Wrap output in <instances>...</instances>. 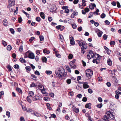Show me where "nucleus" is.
Wrapping results in <instances>:
<instances>
[{
	"instance_id": "37",
	"label": "nucleus",
	"mask_w": 121,
	"mask_h": 121,
	"mask_svg": "<svg viewBox=\"0 0 121 121\" xmlns=\"http://www.w3.org/2000/svg\"><path fill=\"white\" fill-rule=\"evenodd\" d=\"M32 77V78H33V79L34 80H35L36 79V77L35 75L32 74L31 75Z\"/></svg>"
},
{
	"instance_id": "6",
	"label": "nucleus",
	"mask_w": 121,
	"mask_h": 121,
	"mask_svg": "<svg viewBox=\"0 0 121 121\" xmlns=\"http://www.w3.org/2000/svg\"><path fill=\"white\" fill-rule=\"evenodd\" d=\"M28 54V57L31 59H34L35 58V56L33 53L32 52L29 53L27 52H26V55Z\"/></svg>"
},
{
	"instance_id": "56",
	"label": "nucleus",
	"mask_w": 121,
	"mask_h": 121,
	"mask_svg": "<svg viewBox=\"0 0 121 121\" xmlns=\"http://www.w3.org/2000/svg\"><path fill=\"white\" fill-rule=\"evenodd\" d=\"M89 15L88 16L89 18H91L93 16V13L92 12H90L89 13Z\"/></svg>"
},
{
	"instance_id": "55",
	"label": "nucleus",
	"mask_w": 121,
	"mask_h": 121,
	"mask_svg": "<svg viewBox=\"0 0 121 121\" xmlns=\"http://www.w3.org/2000/svg\"><path fill=\"white\" fill-rule=\"evenodd\" d=\"M85 11L86 13H87L90 10L88 8H86L85 9Z\"/></svg>"
},
{
	"instance_id": "60",
	"label": "nucleus",
	"mask_w": 121,
	"mask_h": 121,
	"mask_svg": "<svg viewBox=\"0 0 121 121\" xmlns=\"http://www.w3.org/2000/svg\"><path fill=\"white\" fill-rule=\"evenodd\" d=\"M85 49L84 48H81V51L82 53L83 54L85 52Z\"/></svg>"
},
{
	"instance_id": "63",
	"label": "nucleus",
	"mask_w": 121,
	"mask_h": 121,
	"mask_svg": "<svg viewBox=\"0 0 121 121\" xmlns=\"http://www.w3.org/2000/svg\"><path fill=\"white\" fill-rule=\"evenodd\" d=\"M6 114L7 116L9 117H10V113L9 112V111L6 112Z\"/></svg>"
},
{
	"instance_id": "30",
	"label": "nucleus",
	"mask_w": 121,
	"mask_h": 121,
	"mask_svg": "<svg viewBox=\"0 0 121 121\" xmlns=\"http://www.w3.org/2000/svg\"><path fill=\"white\" fill-rule=\"evenodd\" d=\"M7 68L8 69V71H10L12 70V69L10 66L8 65L7 66Z\"/></svg>"
},
{
	"instance_id": "39",
	"label": "nucleus",
	"mask_w": 121,
	"mask_h": 121,
	"mask_svg": "<svg viewBox=\"0 0 121 121\" xmlns=\"http://www.w3.org/2000/svg\"><path fill=\"white\" fill-rule=\"evenodd\" d=\"M41 92L43 95L45 96H46L48 95V93L46 92V91H41Z\"/></svg>"
},
{
	"instance_id": "7",
	"label": "nucleus",
	"mask_w": 121,
	"mask_h": 121,
	"mask_svg": "<svg viewBox=\"0 0 121 121\" xmlns=\"http://www.w3.org/2000/svg\"><path fill=\"white\" fill-rule=\"evenodd\" d=\"M40 98L39 95H35L32 98V100L34 101L36 100H40Z\"/></svg>"
},
{
	"instance_id": "54",
	"label": "nucleus",
	"mask_w": 121,
	"mask_h": 121,
	"mask_svg": "<svg viewBox=\"0 0 121 121\" xmlns=\"http://www.w3.org/2000/svg\"><path fill=\"white\" fill-rule=\"evenodd\" d=\"M18 21L20 23L21 22H22V17H19L18 18Z\"/></svg>"
},
{
	"instance_id": "5",
	"label": "nucleus",
	"mask_w": 121,
	"mask_h": 121,
	"mask_svg": "<svg viewBox=\"0 0 121 121\" xmlns=\"http://www.w3.org/2000/svg\"><path fill=\"white\" fill-rule=\"evenodd\" d=\"M107 116L109 119L113 120L114 119V115L112 113L108 111L106 113Z\"/></svg>"
},
{
	"instance_id": "25",
	"label": "nucleus",
	"mask_w": 121,
	"mask_h": 121,
	"mask_svg": "<svg viewBox=\"0 0 121 121\" xmlns=\"http://www.w3.org/2000/svg\"><path fill=\"white\" fill-rule=\"evenodd\" d=\"M42 60L43 62H46L47 61V58L45 57H43L42 58Z\"/></svg>"
},
{
	"instance_id": "61",
	"label": "nucleus",
	"mask_w": 121,
	"mask_h": 121,
	"mask_svg": "<svg viewBox=\"0 0 121 121\" xmlns=\"http://www.w3.org/2000/svg\"><path fill=\"white\" fill-rule=\"evenodd\" d=\"M41 18L39 17H36V20L38 22H40V21Z\"/></svg>"
},
{
	"instance_id": "21",
	"label": "nucleus",
	"mask_w": 121,
	"mask_h": 121,
	"mask_svg": "<svg viewBox=\"0 0 121 121\" xmlns=\"http://www.w3.org/2000/svg\"><path fill=\"white\" fill-rule=\"evenodd\" d=\"M102 33V32L100 31H99L97 33L99 37H100L101 36Z\"/></svg>"
},
{
	"instance_id": "51",
	"label": "nucleus",
	"mask_w": 121,
	"mask_h": 121,
	"mask_svg": "<svg viewBox=\"0 0 121 121\" xmlns=\"http://www.w3.org/2000/svg\"><path fill=\"white\" fill-rule=\"evenodd\" d=\"M75 61V60L74 59L73 61H71L69 63V65L74 64Z\"/></svg>"
},
{
	"instance_id": "20",
	"label": "nucleus",
	"mask_w": 121,
	"mask_h": 121,
	"mask_svg": "<svg viewBox=\"0 0 121 121\" xmlns=\"http://www.w3.org/2000/svg\"><path fill=\"white\" fill-rule=\"evenodd\" d=\"M26 99L27 101L30 103H31L32 101V100L30 98V97L29 96H28L26 98Z\"/></svg>"
},
{
	"instance_id": "32",
	"label": "nucleus",
	"mask_w": 121,
	"mask_h": 121,
	"mask_svg": "<svg viewBox=\"0 0 121 121\" xmlns=\"http://www.w3.org/2000/svg\"><path fill=\"white\" fill-rule=\"evenodd\" d=\"M35 39V38L34 37H32L29 39V41L31 43L34 39Z\"/></svg>"
},
{
	"instance_id": "11",
	"label": "nucleus",
	"mask_w": 121,
	"mask_h": 121,
	"mask_svg": "<svg viewBox=\"0 0 121 121\" xmlns=\"http://www.w3.org/2000/svg\"><path fill=\"white\" fill-rule=\"evenodd\" d=\"M91 103H87L85 107L86 108H88L89 109H91Z\"/></svg>"
},
{
	"instance_id": "2",
	"label": "nucleus",
	"mask_w": 121,
	"mask_h": 121,
	"mask_svg": "<svg viewBox=\"0 0 121 121\" xmlns=\"http://www.w3.org/2000/svg\"><path fill=\"white\" fill-rule=\"evenodd\" d=\"M96 57L98 58L99 56V54H96L94 52L91 50L89 51L88 52V55H87V57L88 59H90L91 58L94 57L95 58Z\"/></svg>"
},
{
	"instance_id": "62",
	"label": "nucleus",
	"mask_w": 121,
	"mask_h": 121,
	"mask_svg": "<svg viewBox=\"0 0 121 121\" xmlns=\"http://www.w3.org/2000/svg\"><path fill=\"white\" fill-rule=\"evenodd\" d=\"M70 44L71 45H74L75 44V42L74 40L70 41Z\"/></svg>"
},
{
	"instance_id": "64",
	"label": "nucleus",
	"mask_w": 121,
	"mask_h": 121,
	"mask_svg": "<svg viewBox=\"0 0 121 121\" xmlns=\"http://www.w3.org/2000/svg\"><path fill=\"white\" fill-rule=\"evenodd\" d=\"M20 120L21 121H25L24 118L23 117H21L20 118Z\"/></svg>"
},
{
	"instance_id": "17",
	"label": "nucleus",
	"mask_w": 121,
	"mask_h": 121,
	"mask_svg": "<svg viewBox=\"0 0 121 121\" xmlns=\"http://www.w3.org/2000/svg\"><path fill=\"white\" fill-rule=\"evenodd\" d=\"M25 69L27 72H29V71H30L31 70V68L30 66H26L25 67Z\"/></svg>"
},
{
	"instance_id": "3",
	"label": "nucleus",
	"mask_w": 121,
	"mask_h": 121,
	"mask_svg": "<svg viewBox=\"0 0 121 121\" xmlns=\"http://www.w3.org/2000/svg\"><path fill=\"white\" fill-rule=\"evenodd\" d=\"M86 76L88 77L91 76L93 75V71L90 69H86L85 71Z\"/></svg>"
},
{
	"instance_id": "57",
	"label": "nucleus",
	"mask_w": 121,
	"mask_h": 121,
	"mask_svg": "<svg viewBox=\"0 0 121 121\" xmlns=\"http://www.w3.org/2000/svg\"><path fill=\"white\" fill-rule=\"evenodd\" d=\"M35 74L38 76L39 75H40L39 72L37 70H36L35 72Z\"/></svg>"
},
{
	"instance_id": "26",
	"label": "nucleus",
	"mask_w": 121,
	"mask_h": 121,
	"mask_svg": "<svg viewBox=\"0 0 121 121\" xmlns=\"http://www.w3.org/2000/svg\"><path fill=\"white\" fill-rule=\"evenodd\" d=\"M66 68L69 72L71 73V70L69 66H66Z\"/></svg>"
},
{
	"instance_id": "59",
	"label": "nucleus",
	"mask_w": 121,
	"mask_h": 121,
	"mask_svg": "<svg viewBox=\"0 0 121 121\" xmlns=\"http://www.w3.org/2000/svg\"><path fill=\"white\" fill-rule=\"evenodd\" d=\"M23 46L22 45L20 46V47L19 48V50L20 52L22 51L23 50Z\"/></svg>"
},
{
	"instance_id": "46",
	"label": "nucleus",
	"mask_w": 121,
	"mask_h": 121,
	"mask_svg": "<svg viewBox=\"0 0 121 121\" xmlns=\"http://www.w3.org/2000/svg\"><path fill=\"white\" fill-rule=\"evenodd\" d=\"M22 12L24 13L26 15V16L27 17H28L29 16V14L25 12L24 10H22Z\"/></svg>"
},
{
	"instance_id": "45",
	"label": "nucleus",
	"mask_w": 121,
	"mask_h": 121,
	"mask_svg": "<svg viewBox=\"0 0 121 121\" xmlns=\"http://www.w3.org/2000/svg\"><path fill=\"white\" fill-rule=\"evenodd\" d=\"M103 106V105L101 103L100 104H98L97 105V107L99 108H100Z\"/></svg>"
},
{
	"instance_id": "38",
	"label": "nucleus",
	"mask_w": 121,
	"mask_h": 121,
	"mask_svg": "<svg viewBox=\"0 0 121 121\" xmlns=\"http://www.w3.org/2000/svg\"><path fill=\"white\" fill-rule=\"evenodd\" d=\"M14 67L16 69H19V66L17 64L15 65H14Z\"/></svg>"
},
{
	"instance_id": "47",
	"label": "nucleus",
	"mask_w": 121,
	"mask_h": 121,
	"mask_svg": "<svg viewBox=\"0 0 121 121\" xmlns=\"http://www.w3.org/2000/svg\"><path fill=\"white\" fill-rule=\"evenodd\" d=\"M10 32H11V33L12 34H14L15 31H14V30L12 28H10Z\"/></svg>"
},
{
	"instance_id": "22",
	"label": "nucleus",
	"mask_w": 121,
	"mask_h": 121,
	"mask_svg": "<svg viewBox=\"0 0 121 121\" xmlns=\"http://www.w3.org/2000/svg\"><path fill=\"white\" fill-rule=\"evenodd\" d=\"M40 15L41 17L43 19L45 18L44 14L43 13L41 12L40 13Z\"/></svg>"
},
{
	"instance_id": "49",
	"label": "nucleus",
	"mask_w": 121,
	"mask_h": 121,
	"mask_svg": "<svg viewBox=\"0 0 121 121\" xmlns=\"http://www.w3.org/2000/svg\"><path fill=\"white\" fill-rule=\"evenodd\" d=\"M72 13H73V15L74 16H76L78 14V12L76 11H74Z\"/></svg>"
},
{
	"instance_id": "12",
	"label": "nucleus",
	"mask_w": 121,
	"mask_h": 121,
	"mask_svg": "<svg viewBox=\"0 0 121 121\" xmlns=\"http://www.w3.org/2000/svg\"><path fill=\"white\" fill-rule=\"evenodd\" d=\"M39 88L41 91H45V89L42 85H40L39 86Z\"/></svg>"
},
{
	"instance_id": "31",
	"label": "nucleus",
	"mask_w": 121,
	"mask_h": 121,
	"mask_svg": "<svg viewBox=\"0 0 121 121\" xmlns=\"http://www.w3.org/2000/svg\"><path fill=\"white\" fill-rule=\"evenodd\" d=\"M70 67L72 68L73 69H75L76 68V66L74 65V64L73 65H70Z\"/></svg>"
},
{
	"instance_id": "18",
	"label": "nucleus",
	"mask_w": 121,
	"mask_h": 121,
	"mask_svg": "<svg viewBox=\"0 0 121 121\" xmlns=\"http://www.w3.org/2000/svg\"><path fill=\"white\" fill-rule=\"evenodd\" d=\"M107 63L110 66H111L112 65V62L111 60L110 59H108Z\"/></svg>"
},
{
	"instance_id": "40",
	"label": "nucleus",
	"mask_w": 121,
	"mask_h": 121,
	"mask_svg": "<svg viewBox=\"0 0 121 121\" xmlns=\"http://www.w3.org/2000/svg\"><path fill=\"white\" fill-rule=\"evenodd\" d=\"M115 43V42L114 41H110V44L111 45H114Z\"/></svg>"
},
{
	"instance_id": "4",
	"label": "nucleus",
	"mask_w": 121,
	"mask_h": 121,
	"mask_svg": "<svg viewBox=\"0 0 121 121\" xmlns=\"http://www.w3.org/2000/svg\"><path fill=\"white\" fill-rule=\"evenodd\" d=\"M15 4V2L14 0H9L7 7L8 8H9L11 7L14 6Z\"/></svg>"
},
{
	"instance_id": "43",
	"label": "nucleus",
	"mask_w": 121,
	"mask_h": 121,
	"mask_svg": "<svg viewBox=\"0 0 121 121\" xmlns=\"http://www.w3.org/2000/svg\"><path fill=\"white\" fill-rule=\"evenodd\" d=\"M71 82V80L70 79H67L66 80L67 83L68 84H69Z\"/></svg>"
},
{
	"instance_id": "34",
	"label": "nucleus",
	"mask_w": 121,
	"mask_h": 121,
	"mask_svg": "<svg viewBox=\"0 0 121 121\" xmlns=\"http://www.w3.org/2000/svg\"><path fill=\"white\" fill-rule=\"evenodd\" d=\"M2 44L4 46H7V43L4 40H2Z\"/></svg>"
},
{
	"instance_id": "53",
	"label": "nucleus",
	"mask_w": 121,
	"mask_h": 121,
	"mask_svg": "<svg viewBox=\"0 0 121 121\" xmlns=\"http://www.w3.org/2000/svg\"><path fill=\"white\" fill-rule=\"evenodd\" d=\"M87 100V98L85 97H84L82 99V101L84 102H86Z\"/></svg>"
},
{
	"instance_id": "41",
	"label": "nucleus",
	"mask_w": 121,
	"mask_h": 121,
	"mask_svg": "<svg viewBox=\"0 0 121 121\" xmlns=\"http://www.w3.org/2000/svg\"><path fill=\"white\" fill-rule=\"evenodd\" d=\"M40 41H43L44 39L43 36L42 35H40L39 36Z\"/></svg>"
},
{
	"instance_id": "42",
	"label": "nucleus",
	"mask_w": 121,
	"mask_h": 121,
	"mask_svg": "<svg viewBox=\"0 0 121 121\" xmlns=\"http://www.w3.org/2000/svg\"><path fill=\"white\" fill-rule=\"evenodd\" d=\"M106 16L105 14L104 13H103L101 15L100 17L102 18H104Z\"/></svg>"
},
{
	"instance_id": "10",
	"label": "nucleus",
	"mask_w": 121,
	"mask_h": 121,
	"mask_svg": "<svg viewBox=\"0 0 121 121\" xmlns=\"http://www.w3.org/2000/svg\"><path fill=\"white\" fill-rule=\"evenodd\" d=\"M89 7L90 9H94V7H96V5L94 3H91V4L89 5Z\"/></svg>"
},
{
	"instance_id": "44",
	"label": "nucleus",
	"mask_w": 121,
	"mask_h": 121,
	"mask_svg": "<svg viewBox=\"0 0 121 121\" xmlns=\"http://www.w3.org/2000/svg\"><path fill=\"white\" fill-rule=\"evenodd\" d=\"M73 57V55L71 54H69V56H68V58L69 59H71Z\"/></svg>"
},
{
	"instance_id": "23",
	"label": "nucleus",
	"mask_w": 121,
	"mask_h": 121,
	"mask_svg": "<svg viewBox=\"0 0 121 121\" xmlns=\"http://www.w3.org/2000/svg\"><path fill=\"white\" fill-rule=\"evenodd\" d=\"M20 60L22 63H26V61L22 58H21L20 59Z\"/></svg>"
},
{
	"instance_id": "16",
	"label": "nucleus",
	"mask_w": 121,
	"mask_h": 121,
	"mask_svg": "<svg viewBox=\"0 0 121 121\" xmlns=\"http://www.w3.org/2000/svg\"><path fill=\"white\" fill-rule=\"evenodd\" d=\"M29 96L32 97L34 95V93L33 91H29L28 92Z\"/></svg>"
},
{
	"instance_id": "52",
	"label": "nucleus",
	"mask_w": 121,
	"mask_h": 121,
	"mask_svg": "<svg viewBox=\"0 0 121 121\" xmlns=\"http://www.w3.org/2000/svg\"><path fill=\"white\" fill-rule=\"evenodd\" d=\"M108 35L106 34H104L103 36V37L104 40H106L107 38Z\"/></svg>"
},
{
	"instance_id": "35",
	"label": "nucleus",
	"mask_w": 121,
	"mask_h": 121,
	"mask_svg": "<svg viewBox=\"0 0 121 121\" xmlns=\"http://www.w3.org/2000/svg\"><path fill=\"white\" fill-rule=\"evenodd\" d=\"M97 59L96 58L95 59H94L93 60V63H96V64H98L99 63V62H98L97 61Z\"/></svg>"
},
{
	"instance_id": "29",
	"label": "nucleus",
	"mask_w": 121,
	"mask_h": 121,
	"mask_svg": "<svg viewBox=\"0 0 121 121\" xmlns=\"http://www.w3.org/2000/svg\"><path fill=\"white\" fill-rule=\"evenodd\" d=\"M43 52L44 53H46L47 54H48L50 53V52L49 51H47L45 49H43Z\"/></svg>"
},
{
	"instance_id": "15",
	"label": "nucleus",
	"mask_w": 121,
	"mask_h": 121,
	"mask_svg": "<svg viewBox=\"0 0 121 121\" xmlns=\"http://www.w3.org/2000/svg\"><path fill=\"white\" fill-rule=\"evenodd\" d=\"M104 119H103L105 121H109V118L108 117V116H107L106 115H105L104 117Z\"/></svg>"
},
{
	"instance_id": "19",
	"label": "nucleus",
	"mask_w": 121,
	"mask_h": 121,
	"mask_svg": "<svg viewBox=\"0 0 121 121\" xmlns=\"http://www.w3.org/2000/svg\"><path fill=\"white\" fill-rule=\"evenodd\" d=\"M77 42L78 43L79 45L80 46H81L84 43L83 42L81 41V40H77Z\"/></svg>"
},
{
	"instance_id": "33",
	"label": "nucleus",
	"mask_w": 121,
	"mask_h": 121,
	"mask_svg": "<svg viewBox=\"0 0 121 121\" xmlns=\"http://www.w3.org/2000/svg\"><path fill=\"white\" fill-rule=\"evenodd\" d=\"M7 49L8 51H10L12 49V47L10 45H9L7 47Z\"/></svg>"
},
{
	"instance_id": "48",
	"label": "nucleus",
	"mask_w": 121,
	"mask_h": 121,
	"mask_svg": "<svg viewBox=\"0 0 121 121\" xmlns=\"http://www.w3.org/2000/svg\"><path fill=\"white\" fill-rule=\"evenodd\" d=\"M44 99L45 101H48L50 100V99L49 98L47 97H44L43 98Z\"/></svg>"
},
{
	"instance_id": "58",
	"label": "nucleus",
	"mask_w": 121,
	"mask_h": 121,
	"mask_svg": "<svg viewBox=\"0 0 121 121\" xmlns=\"http://www.w3.org/2000/svg\"><path fill=\"white\" fill-rule=\"evenodd\" d=\"M73 28L74 29L76 28L77 27V25L75 24H72V25Z\"/></svg>"
},
{
	"instance_id": "9",
	"label": "nucleus",
	"mask_w": 121,
	"mask_h": 121,
	"mask_svg": "<svg viewBox=\"0 0 121 121\" xmlns=\"http://www.w3.org/2000/svg\"><path fill=\"white\" fill-rule=\"evenodd\" d=\"M115 93L116 94V95L115 96V98L116 99H118L119 98V95L121 94V92H120L119 91H115Z\"/></svg>"
},
{
	"instance_id": "36",
	"label": "nucleus",
	"mask_w": 121,
	"mask_h": 121,
	"mask_svg": "<svg viewBox=\"0 0 121 121\" xmlns=\"http://www.w3.org/2000/svg\"><path fill=\"white\" fill-rule=\"evenodd\" d=\"M32 109L30 108H28L26 110V112H32Z\"/></svg>"
},
{
	"instance_id": "13",
	"label": "nucleus",
	"mask_w": 121,
	"mask_h": 121,
	"mask_svg": "<svg viewBox=\"0 0 121 121\" xmlns=\"http://www.w3.org/2000/svg\"><path fill=\"white\" fill-rule=\"evenodd\" d=\"M83 85V88L84 89L88 88L89 87V86L87 84V82H84Z\"/></svg>"
},
{
	"instance_id": "14",
	"label": "nucleus",
	"mask_w": 121,
	"mask_h": 121,
	"mask_svg": "<svg viewBox=\"0 0 121 121\" xmlns=\"http://www.w3.org/2000/svg\"><path fill=\"white\" fill-rule=\"evenodd\" d=\"M3 25L5 26H7L8 24V21L6 20H4L3 22Z\"/></svg>"
},
{
	"instance_id": "24",
	"label": "nucleus",
	"mask_w": 121,
	"mask_h": 121,
	"mask_svg": "<svg viewBox=\"0 0 121 121\" xmlns=\"http://www.w3.org/2000/svg\"><path fill=\"white\" fill-rule=\"evenodd\" d=\"M59 36L60 37V40L61 42H63L64 41V38L63 36L62 35L60 34H59Z\"/></svg>"
},
{
	"instance_id": "27",
	"label": "nucleus",
	"mask_w": 121,
	"mask_h": 121,
	"mask_svg": "<svg viewBox=\"0 0 121 121\" xmlns=\"http://www.w3.org/2000/svg\"><path fill=\"white\" fill-rule=\"evenodd\" d=\"M53 9L51 10L50 11L52 12H54L55 11L56 9V6L55 5H54L53 7Z\"/></svg>"
},
{
	"instance_id": "50",
	"label": "nucleus",
	"mask_w": 121,
	"mask_h": 121,
	"mask_svg": "<svg viewBox=\"0 0 121 121\" xmlns=\"http://www.w3.org/2000/svg\"><path fill=\"white\" fill-rule=\"evenodd\" d=\"M46 73L48 74H50L52 73V72L50 71H46Z\"/></svg>"
},
{
	"instance_id": "8",
	"label": "nucleus",
	"mask_w": 121,
	"mask_h": 121,
	"mask_svg": "<svg viewBox=\"0 0 121 121\" xmlns=\"http://www.w3.org/2000/svg\"><path fill=\"white\" fill-rule=\"evenodd\" d=\"M72 109L73 112L76 113H78L79 112V109L76 108L74 105L72 106Z\"/></svg>"
},
{
	"instance_id": "28",
	"label": "nucleus",
	"mask_w": 121,
	"mask_h": 121,
	"mask_svg": "<svg viewBox=\"0 0 121 121\" xmlns=\"http://www.w3.org/2000/svg\"><path fill=\"white\" fill-rule=\"evenodd\" d=\"M81 46L82 47V48H84L85 49H86L87 48V46L84 43Z\"/></svg>"
},
{
	"instance_id": "1",
	"label": "nucleus",
	"mask_w": 121,
	"mask_h": 121,
	"mask_svg": "<svg viewBox=\"0 0 121 121\" xmlns=\"http://www.w3.org/2000/svg\"><path fill=\"white\" fill-rule=\"evenodd\" d=\"M63 72L62 71L61 69L60 68L57 69L55 71V73L57 76H58L59 78L62 77L65 78L66 75V74L64 72L63 70Z\"/></svg>"
}]
</instances>
